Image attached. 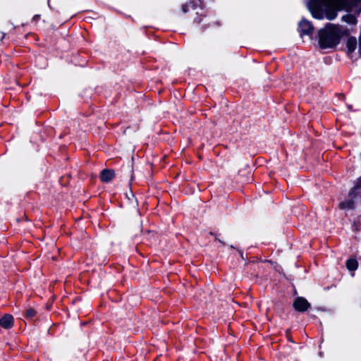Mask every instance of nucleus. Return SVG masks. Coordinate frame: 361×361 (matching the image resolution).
I'll list each match as a JSON object with an SVG mask.
<instances>
[{
  "mask_svg": "<svg viewBox=\"0 0 361 361\" xmlns=\"http://www.w3.org/2000/svg\"><path fill=\"white\" fill-rule=\"evenodd\" d=\"M0 325L4 329H11L13 326V317L11 314H5L0 319Z\"/></svg>",
  "mask_w": 361,
  "mask_h": 361,
  "instance_id": "6",
  "label": "nucleus"
},
{
  "mask_svg": "<svg viewBox=\"0 0 361 361\" xmlns=\"http://www.w3.org/2000/svg\"><path fill=\"white\" fill-rule=\"evenodd\" d=\"M359 181L361 183V177L360 178Z\"/></svg>",
  "mask_w": 361,
  "mask_h": 361,
  "instance_id": "15",
  "label": "nucleus"
},
{
  "mask_svg": "<svg viewBox=\"0 0 361 361\" xmlns=\"http://www.w3.org/2000/svg\"><path fill=\"white\" fill-rule=\"evenodd\" d=\"M347 49L349 53L353 52L357 48V40L355 37H349L347 40Z\"/></svg>",
  "mask_w": 361,
  "mask_h": 361,
  "instance_id": "8",
  "label": "nucleus"
},
{
  "mask_svg": "<svg viewBox=\"0 0 361 361\" xmlns=\"http://www.w3.org/2000/svg\"><path fill=\"white\" fill-rule=\"evenodd\" d=\"M342 20L344 21V22H346L349 24H352V25H355L356 24V18L354 16H353L352 14H346V15H344L343 17H342Z\"/></svg>",
  "mask_w": 361,
  "mask_h": 361,
  "instance_id": "10",
  "label": "nucleus"
},
{
  "mask_svg": "<svg viewBox=\"0 0 361 361\" xmlns=\"http://www.w3.org/2000/svg\"><path fill=\"white\" fill-rule=\"evenodd\" d=\"M346 267L350 271H355L358 267V263L356 259H350L346 262Z\"/></svg>",
  "mask_w": 361,
  "mask_h": 361,
  "instance_id": "9",
  "label": "nucleus"
},
{
  "mask_svg": "<svg viewBox=\"0 0 361 361\" xmlns=\"http://www.w3.org/2000/svg\"><path fill=\"white\" fill-rule=\"evenodd\" d=\"M188 6V5H187V4H185L182 6V11L183 13H186L188 11V9H187Z\"/></svg>",
  "mask_w": 361,
  "mask_h": 361,
  "instance_id": "12",
  "label": "nucleus"
},
{
  "mask_svg": "<svg viewBox=\"0 0 361 361\" xmlns=\"http://www.w3.org/2000/svg\"><path fill=\"white\" fill-rule=\"evenodd\" d=\"M39 15H35L34 17H33V20H37L39 18Z\"/></svg>",
  "mask_w": 361,
  "mask_h": 361,
  "instance_id": "14",
  "label": "nucleus"
},
{
  "mask_svg": "<svg viewBox=\"0 0 361 361\" xmlns=\"http://www.w3.org/2000/svg\"><path fill=\"white\" fill-rule=\"evenodd\" d=\"M295 310L298 312H305L310 307L309 302L303 297H298L293 304Z\"/></svg>",
  "mask_w": 361,
  "mask_h": 361,
  "instance_id": "3",
  "label": "nucleus"
},
{
  "mask_svg": "<svg viewBox=\"0 0 361 361\" xmlns=\"http://www.w3.org/2000/svg\"><path fill=\"white\" fill-rule=\"evenodd\" d=\"M349 195L351 197L350 200H347L343 201V202H341L339 204V207L341 209H352L354 208V206H355V200H354V199L357 196L356 188L352 189L351 191L349 193Z\"/></svg>",
  "mask_w": 361,
  "mask_h": 361,
  "instance_id": "4",
  "label": "nucleus"
},
{
  "mask_svg": "<svg viewBox=\"0 0 361 361\" xmlns=\"http://www.w3.org/2000/svg\"><path fill=\"white\" fill-rule=\"evenodd\" d=\"M115 176L114 171L109 169H104L102 171L100 178L103 182H109Z\"/></svg>",
  "mask_w": 361,
  "mask_h": 361,
  "instance_id": "7",
  "label": "nucleus"
},
{
  "mask_svg": "<svg viewBox=\"0 0 361 361\" xmlns=\"http://www.w3.org/2000/svg\"><path fill=\"white\" fill-rule=\"evenodd\" d=\"M307 6L312 16L322 19L325 16L331 20L337 16V11L349 7V0H310Z\"/></svg>",
  "mask_w": 361,
  "mask_h": 361,
  "instance_id": "1",
  "label": "nucleus"
},
{
  "mask_svg": "<svg viewBox=\"0 0 361 361\" xmlns=\"http://www.w3.org/2000/svg\"><path fill=\"white\" fill-rule=\"evenodd\" d=\"M359 52H360V54L361 56V35L359 37Z\"/></svg>",
  "mask_w": 361,
  "mask_h": 361,
  "instance_id": "13",
  "label": "nucleus"
},
{
  "mask_svg": "<svg viewBox=\"0 0 361 361\" xmlns=\"http://www.w3.org/2000/svg\"><path fill=\"white\" fill-rule=\"evenodd\" d=\"M299 29L301 33V35H311L313 33L314 27L310 22L306 20H302L299 23Z\"/></svg>",
  "mask_w": 361,
  "mask_h": 361,
  "instance_id": "5",
  "label": "nucleus"
},
{
  "mask_svg": "<svg viewBox=\"0 0 361 361\" xmlns=\"http://www.w3.org/2000/svg\"><path fill=\"white\" fill-rule=\"evenodd\" d=\"M36 314V311L34 309H29L26 312V317L28 318H32Z\"/></svg>",
  "mask_w": 361,
  "mask_h": 361,
  "instance_id": "11",
  "label": "nucleus"
},
{
  "mask_svg": "<svg viewBox=\"0 0 361 361\" xmlns=\"http://www.w3.org/2000/svg\"><path fill=\"white\" fill-rule=\"evenodd\" d=\"M342 27L328 23L324 28L319 30V44L322 49L336 47L340 42L341 37L345 34Z\"/></svg>",
  "mask_w": 361,
  "mask_h": 361,
  "instance_id": "2",
  "label": "nucleus"
}]
</instances>
